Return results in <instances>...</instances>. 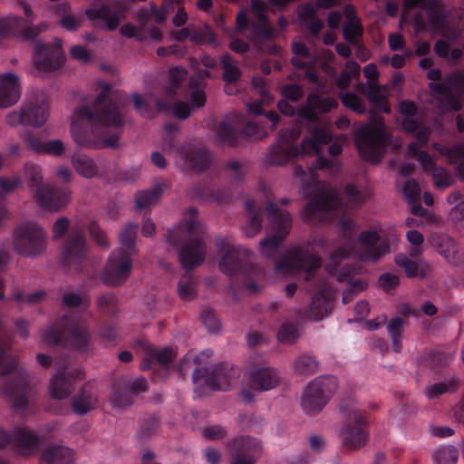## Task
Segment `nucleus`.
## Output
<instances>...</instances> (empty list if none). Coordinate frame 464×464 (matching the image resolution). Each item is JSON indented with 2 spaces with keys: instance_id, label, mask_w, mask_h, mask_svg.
I'll list each match as a JSON object with an SVG mask.
<instances>
[{
  "instance_id": "obj_34",
  "label": "nucleus",
  "mask_w": 464,
  "mask_h": 464,
  "mask_svg": "<svg viewBox=\"0 0 464 464\" xmlns=\"http://www.w3.org/2000/svg\"><path fill=\"white\" fill-rule=\"evenodd\" d=\"M97 404V394L90 382H86L78 392L72 396L71 403L72 412L79 416H83L95 409Z\"/></svg>"
},
{
  "instance_id": "obj_16",
  "label": "nucleus",
  "mask_w": 464,
  "mask_h": 464,
  "mask_svg": "<svg viewBox=\"0 0 464 464\" xmlns=\"http://www.w3.org/2000/svg\"><path fill=\"white\" fill-rule=\"evenodd\" d=\"M20 5L26 18L13 16L7 20L0 21V34L8 36L17 35L24 40H34L41 33L47 29L45 23H40L37 25L33 24L34 12L25 1H21Z\"/></svg>"
},
{
  "instance_id": "obj_38",
  "label": "nucleus",
  "mask_w": 464,
  "mask_h": 464,
  "mask_svg": "<svg viewBox=\"0 0 464 464\" xmlns=\"http://www.w3.org/2000/svg\"><path fill=\"white\" fill-rule=\"evenodd\" d=\"M72 163L79 175L86 179H92L99 174V169L104 163L95 162L91 157L79 152L72 156Z\"/></svg>"
},
{
  "instance_id": "obj_53",
  "label": "nucleus",
  "mask_w": 464,
  "mask_h": 464,
  "mask_svg": "<svg viewBox=\"0 0 464 464\" xmlns=\"http://www.w3.org/2000/svg\"><path fill=\"white\" fill-rule=\"evenodd\" d=\"M436 464H457L459 459V450L453 445L441 446L432 454Z\"/></svg>"
},
{
  "instance_id": "obj_8",
  "label": "nucleus",
  "mask_w": 464,
  "mask_h": 464,
  "mask_svg": "<svg viewBox=\"0 0 464 464\" xmlns=\"http://www.w3.org/2000/svg\"><path fill=\"white\" fill-rule=\"evenodd\" d=\"M216 245L222 256L219 260V269L227 276L239 274L251 276L256 271V266L251 263L252 252L240 246H233L227 238L220 237L216 240Z\"/></svg>"
},
{
  "instance_id": "obj_33",
  "label": "nucleus",
  "mask_w": 464,
  "mask_h": 464,
  "mask_svg": "<svg viewBox=\"0 0 464 464\" xmlns=\"http://www.w3.org/2000/svg\"><path fill=\"white\" fill-rule=\"evenodd\" d=\"M81 374V371L77 369L71 372L65 370L59 372L51 381L52 396L58 400L67 398L73 390L72 382L80 379Z\"/></svg>"
},
{
  "instance_id": "obj_2",
  "label": "nucleus",
  "mask_w": 464,
  "mask_h": 464,
  "mask_svg": "<svg viewBox=\"0 0 464 464\" xmlns=\"http://www.w3.org/2000/svg\"><path fill=\"white\" fill-rule=\"evenodd\" d=\"M299 136L296 129L285 128L280 130L278 140L271 146L266 157L269 165H284L294 158L301 155L319 154L320 143H328L332 140V133L325 128H314L310 137L304 138L300 146L292 143Z\"/></svg>"
},
{
  "instance_id": "obj_12",
  "label": "nucleus",
  "mask_w": 464,
  "mask_h": 464,
  "mask_svg": "<svg viewBox=\"0 0 464 464\" xmlns=\"http://www.w3.org/2000/svg\"><path fill=\"white\" fill-rule=\"evenodd\" d=\"M322 265L321 257L312 254L307 248L295 246L282 256L275 266L276 272H298L305 274V280L310 281L315 277L316 272Z\"/></svg>"
},
{
  "instance_id": "obj_55",
  "label": "nucleus",
  "mask_w": 464,
  "mask_h": 464,
  "mask_svg": "<svg viewBox=\"0 0 464 464\" xmlns=\"http://www.w3.org/2000/svg\"><path fill=\"white\" fill-rule=\"evenodd\" d=\"M97 307L103 314L115 315L119 311L117 296L111 292L101 295L97 299Z\"/></svg>"
},
{
  "instance_id": "obj_51",
  "label": "nucleus",
  "mask_w": 464,
  "mask_h": 464,
  "mask_svg": "<svg viewBox=\"0 0 464 464\" xmlns=\"http://www.w3.org/2000/svg\"><path fill=\"white\" fill-rule=\"evenodd\" d=\"M450 164L456 165V171L460 180L464 182V145L458 144L447 147L443 151Z\"/></svg>"
},
{
  "instance_id": "obj_18",
  "label": "nucleus",
  "mask_w": 464,
  "mask_h": 464,
  "mask_svg": "<svg viewBox=\"0 0 464 464\" xmlns=\"http://www.w3.org/2000/svg\"><path fill=\"white\" fill-rule=\"evenodd\" d=\"M164 150L168 152L177 151L183 161L184 169L190 171L203 172L211 164L210 152L204 147L186 142L176 148L172 136H168L164 142Z\"/></svg>"
},
{
  "instance_id": "obj_45",
  "label": "nucleus",
  "mask_w": 464,
  "mask_h": 464,
  "mask_svg": "<svg viewBox=\"0 0 464 464\" xmlns=\"http://www.w3.org/2000/svg\"><path fill=\"white\" fill-rule=\"evenodd\" d=\"M30 148L35 152L47 153L53 156H61L64 152V145L60 140L43 141L34 137L28 139Z\"/></svg>"
},
{
  "instance_id": "obj_3",
  "label": "nucleus",
  "mask_w": 464,
  "mask_h": 464,
  "mask_svg": "<svg viewBox=\"0 0 464 464\" xmlns=\"http://www.w3.org/2000/svg\"><path fill=\"white\" fill-rule=\"evenodd\" d=\"M197 209L190 207L188 209V217L181 224L180 228L169 230L167 237V242L173 246H179L183 240L179 235L180 229L189 237L179 253V262L188 271L201 265L206 256V244L201 234L200 225L197 220Z\"/></svg>"
},
{
  "instance_id": "obj_19",
  "label": "nucleus",
  "mask_w": 464,
  "mask_h": 464,
  "mask_svg": "<svg viewBox=\"0 0 464 464\" xmlns=\"http://www.w3.org/2000/svg\"><path fill=\"white\" fill-rule=\"evenodd\" d=\"M238 377V369L227 362H220L211 372L205 367L196 368L192 374V382L197 384L204 380L206 386L212 391H227L236 383Z\"/></svg>"
},
{
  "instance_id": "obj_7",
  "label": "nucleus",
  "mask_w": 464,
  "mask_h": 464,
  "mask_svg": "<svg viewBox=\"0 0 464 464\" xmlns=\"http://www.w3.org/2000/svg\"><path fill=\"white\" fill-rule=\"evenodd\" d=\"M266 211L272 233L260 241V251L264 256L273 258L290 233L293 219L288 211L280 209L272 201L267 202Z\"/></svg>"
},
{
  "instance_id": "obj_46",
  "label": "nucleus",
  "mask_w": 464,
  "mask_h": 464,
  "mask_svg": "<svg viewBox=\"0 0 464 464\" xmlns=\"http://www.w3.org/2000/svg\"><path fill=\"white\" fill-rule=\"evenodd\" d=\"M188 72L185 68L176 66L169 71V85L163 89V96L166 99L174 101L177 90L180 87L181 83L186 80Z\"/></svg>"
},
{
  "instance_id": "obj_27",
  "label": "nucleus",
  "mask_w": 464,
  "mask_h": 464,
  "mask_svg": "<svg viewBox=\"0 0 464 464\" xmlns=\"http://www.w3.org/2000/svg\"><path fill=\"white\" fill-rule=\"evenodd\" d=\"M49 116L48 106L44 101L27 103L21 111H13L6 116L10 126L19 124L40 127L45 123Z\"/></svg>"
},
{
  "instance_id": "obj_29",
  "label": "nucleus",
  "mask_w": 464,
  "mask_h": 464,
  "mask_svg": "<svg viewBox=\"0 0 464 464\" xmlns=\"http://www.w3.org/2000/svg\"><path fill=\"white\" fill-rule=\"evenodd\" d=\"M242 134L261 140L266 132L259 127L258 123L249 121L244 126ZM240 135L236 125L228 119L223 120L218 126L217 138L221 143L235 147L238 144Z\"/></svg>"
},
{
  "instance_id": "obj_57",
  "label": "nucleus",
  "mask_w": 464,
  "mask_h": 464,
  "mask_svg": "<svg viewBox=\"0 0 464 464\" xmlns=\"http://www.w3.org/2000/svg\"><path fill=\"white\" fill-rule=\"evenodd\" d=\"M411 133L415 135L416 140L408 144V150L412 157H418L423 151L420 148L428 143L430 131L428 127H422Z\"/></svg>"
},
{
  "instance_id": "obj_31",
  "label": "nucleus",
  "mask_w": 464,
  "mask_h": 464,
  "mask_svg": "<svg viewBox=\"0 0 464 464\" xmlns=\"http://www.w3.org/2000/svg\"><path fill=\"white\" fill-rule=\"evenodd\" d=\"M248 381L253 389L269 391L278 385L280 376L276 368L255 366L248 371Z\"/></svg>"
},
{
  "instance_id": "obj_26",
  "label": "nucleus",
  "mask_w": 464,
  "mask_h": 464,
  "mask_svg": "<svg viewBox=\"0 0 464 464\" xmlns=\"http://www.w3.org/2000/svg\"><path fill=\"white\" fill-rule=\"evenodd\" d=\"M316 156V160L313 166L309 169L308 173L302 166H295L294 174L295 177L301 179L304 183L301 191L304 197H310L312 193L317 188L319 179L315 174V169H327L330 172L337 170V161L334 159H328L320 153Z\"/></svg>"
},
{
  "instance_id": "obj_60",
  "label": "nucleus",
  "mask_w": 464,
  "mask_h": 464,
  "mask_svg": "<svg viewBox=\"0 0 464 464\" xmlns=\"http://www.w3.org/2000/svg\"><path fill=\"white\" fill-rule=\"evenodd\" d=\"M432 179L435 186L441 189L450 187L454 182L451 174L443 167H434Z\"/></svg>"
},
{
  "instance_id": "obj_64",
  "label": "nucleus",
  "mask_w": 464,
  "mask_h": 464,
  "mask_svg": "<svg viewBox=\"0 0 464 464\" xmlns=\"http://www.w3.org/2000/svg\"><path fill=\"white\" fill-rule=\"evenodd\" d=\"M46 293L43 290L26 295L24 292L17 291L14 294V300L17 303H26L28 304H36L43 301Z\"/></svg>"
},
{
  "instance_id": "obj_47",
  "label": "nucleus",
  "mask_w": 464,
  "mask_h": 464,
  "mask_svg": "<svg viewBox=\"0 0 464 464\" xmlns=\"http://www.w3.org/2000/svg\"><path fill=\"white\" fill-rule=\"evenodd\" d=\"M220 67L223 70L222 79L227 84H234L241 78L242 72L237 66V63L226 53L220 57Z\"/></svg>"
},
{
  "instance_id": "obj_24",
  "label": "nucleus",
  "mask_w": 464,
  "mask_h": 464,
  "mask_svg": "<svg viewBox=\"0 0 464 464\" xmlns=\"http://www.w3.org/2000/svg\"><path fill=\"white\" fill-rule=\"evenodd\" d=\"M362 259L377 262L391 251L390 240L387 237H381L375 230H362L358 237Z\"/></svg>"
},
{
  "instance_id": "obj_61",
  "label": "nucleus",
  "mask_w": 464,
  "mask_h": 464,
  "mask_svg": "<svg viewBox=\"0 0 464 464\" xmlns=\"http://www.w3.org/2000/svg\"><path fill=\"white\" fill-rule=\"evenodd\" d=\"M341 101L344 107L358 114H363L366 111L362 100L355 93L346 92L341 96Z\"/></svg>"
},
{
  "instance_id": "obj_63",
  "label": "nucleus",
  "mask_w": 464,
  "mask_h": 464,
  "mask_svg": "<svg viewBox=\"0 0 464 464\" xmlns=\"http://www.w3.org/2000/svg\"><path fill=\"white\" fill-rule=\"evenodd\" d=\"M304 89L300 84L288 83L281 87L283 99L291 102H298L304 96Z\"/></svg>"
},
{
  "instance_id": "obj_28",
  "label": "nucleus",
  "mask_w": 464,
  "mask_h": 464,
  "mask_svg": "<svg viewBox=\"0 0 464 464\" xmlns=\"http://www.w3.org/2000/svg\"><path fill=\"white\" fill-rule=\"evenodd\" d=\"M124 12V7L121 3L110 0L86 9L85 14L91 21L104 22L105 28L108 31H113L119 26Z\"/></svg>"
},
{
  "instance_id": "obj_40",
  "label": "nucleus",
  "mask_w": 464,
  "mask_h": 464,
  "mask_svg": "<svg viewBox=\"0 0 464 464\" xmlns=\"http://www.w3.org/2000/svg\"><path fill=\"white\" fill-rule=\"evenodd\" d=\"M344 14L349 18L343 24V35L344 40L352 45L358 44V38L362 35V26L359 21L355 20V11L353 6L346 5Z\"/></svg>"
},
{
  "instance_id": "obj_58",
  "label": "nucleus",
  "mask_w": 464,
  "mask_h": 464,
  "mask_svg": "<svg viewBox=\"0 0 464 464\" xmlns=\"http://www.w3.org/2000/svg\"><path fill=\"white\" fill-rule=\"evenodd\" d=\"M351 272V267L343 266L337 278L339 282L346 281L349 285L347 289H353L358 294L366 288L367 284L362 279L352 276Z\"/></svg>"
},
{
  "instance_id": "obj_9",
  "label": "nucleus",
  "mask_w": 464,
  "mask_h": 464,
  "mask_svg": "<svg viewBox=\"0 0 464 464\" xmlns=\"http://www.w3.org/2000/svg\"><path fill=\"white\" fill-rule=\"evenodd\" d=\"M337 390L334 376H320L311 381L301 398V407L308 415H315L327 404Z\"/></svg>"
},
{
  "instance_id": "obj_10",
  "label": "nucleus",
  "mask_w": 464,
  "mask_h": 464,
  "mask_svg": "<svg viewBox=\"0 0 464 464\" xmlns=\"http://www.w3.org/2000/svg\"><path fill=\"white\" fill-rule=\"evenodd\" d=\"M337 390L334 376H320L311 381L301 398V407L308 415H315L327 404Z\"/></svg>"
},
{
  "instance_id": "obj_37",
  "label": "nucleus",
  "mask_w": 464,
  "mask_h": 464,
  "mask_svg": "<svg viewBox=\"0 0 464 464\" xmlns=\"http://www.w3.org/2000/svg\"><path fill=\"white\" fill-rule=\"evenodd\" d=\"M418 6L425 10L427 22L432 29L444 26L446 19L445 6L440 0H423Z\"/></svg>"
},
{
  "instance_id": "obj_59",
  "label": "nucleus",
  "mask_w": 464,
  "mask_h": 464,
  "mask_svg": "<svg viewBox=\"0 0 464 464\" xmlns=\"http://www.w3.org/2000/svg\"><path fill=\"white\" fill-rule=\"evenodd\" d=\"M298 337V328L293 323H283L278 329L277 338L283 343H293Z\"/></svg>"
},
{
  "instance_id": "obj_6",
  "label": "nucleus",
  "mask_w": 464,
  "mask_h": 464,
  "mask_svg": "<svg viewBox=\"0 0 464 464\" xmlns=\"http://www.w3.org/2000/svg\"><path fill=\"white\" fill-rule=\"evenodd\" d=\"M24 171V178L30 182L29 187L33 191L34 198L42 208L58 211L71 200L69 187L43 182V171L39 165L25 164Z\"/></svg>"
},
{
  "instance_id": "obj_42",
  "label": "nucleus",
  "mask_w": 464,
  "mask_h": 464,
  "mask_svg": "<svg viewBox=\"0 0 464 464\" xmlns=\"http://www.w3.org/2000/svg\"><path fill=\"white\" fill-rule=\"evenodd\" d=\"M405 324L406 321L403 318L395 316L392 318L386 325L387 334L392 343V349L396 353H401L402 350Z\"/></svg>"
},
{
  "instance_id": "obj_23",
  "label": "nucleus",
  "mask_w": 464,
  "mask_h": 464,
  "mask_svg": "<svg viewBox=\"0 0 464 464\" xmlns=\"http://www.w3.org/2000/svg\"><path fill=\"white\" fill-rule=\"evenodd\" d=\"M230 464H255L262 452L260 441L250 436H240L227 445Z\"/></svg>"
},
{
  "instance_id": "obj_32",
  "label": "nucleus",
  "mask_w": 464,
  "mask_h": 464,
  "mask_svg": "<svg viewBox=\"0 0 464 464\" xmlns=\"http://www.w3.org/2000/svg\"><path fill=\"white\" fill-rule=\"evenodd\" d=\"M21 96L19 78L13 72L0 75V108H7L18 102Z\"/></svg>"
},
{
  "instance_id": "obj_62",
  "label": "nucleus",
  "mask_w": 464,
  "mask_h": 464,
  "mask_svg": "<svg viewBox=\"0 0 464 464\" xmlns=\"http://www.w3.org/2000/svg\"><path fill=\"white\" fill-rule=\"evenodd\" d=\"M394 261L398 266L404 269L407 277L414 278L417 276L419 270L418 264L410 259L405 254H398Z\"/></svg>"
},
{
  "instance_id": "obj_48",
  "label": "nucleus",
  "mask_w": 464,
  "mask_h": 464,
  "mask_svg": "<svg viewBox=\"0 0 464 464\" xmlns=\"http://www.w3.org/2000/svg\"><path fill=\"white\" fill-rule=\"evenodd\" d=\"M163 186L157 184L148 190L138 191L135 194V208L136 209H143L155 205L162 193Z\"/></svg>"
},
{
  "instance_id": "obj_20",
  "label": "nucleus",
  "mask_w": 464,
  "mask_h": 464,
  "mask_svg": "<svg viewBox=\"0 0 464 464\" xmlns=\"http://www.w3.org/2000/svg\"><path fill=\"white\" fill-rule=\"evenodd\" d=\"M64 53L60 40L54 44H45L36 41L33 49V64L39 72H55L64 63Z\"/></svg>"
},
{
  "instance_id": "obj_30",
  "label": "nucleus",
  "mask_w": 464,
  "mask_h": 464,
  "mask_svg": "<svg viewBox=\"0 0 464 464\" xmlns=\"http://www.w3.org/2000/svg\"><path fill=\"white\" fill-rule=\"evenodd\" d=\"M338 106L335 99L322 97L316 93H310L306 103L298 111V116L310 122H317L319 115L327 113Z\"/></svg>"
},
{
  "instance_id": "obj_22",
  "label": "nucleus",
  "mask_w": 464,
  "mask_h": 464,
  "mask_svg": "<svg viewBox=\"0 0 464 464\" xmlns=\"http://www.w3.org/2000/svg\"><path fill=\"white\" fill-rule=\"evenodd\" d=\"M88 249L83 233L78 229H72L62 248L63 265L70 268L74 267L78 272L82 271V264L87 257Z\"/></svg>"
},
{
  "instance_id": "obj_14",
  "label": "nucleus",
  "mask_w": 464,
  "mask_h": 464,
  "mask_svg": "<svg viewBox=\"0 0 464 464\" xmlns=\"http://www.w3.org/2000/svg\"><path fill=\"white\" fill-rule=\"evenodd\" d=\"M45 239L44 229L36 223H22L14 231V249L24 256H36L45 249Z\"/></svg>"
},
{
  "instance_id": "obj_36",
  "label": "nucleus",
  "mask_w": 464,
  "mask_h": 464,
  "mask_svg": "<svg viewBox=\"0 0 464 464\" xmlns=\"http://www.w3.org/2000/svg\"><path fill=\"white\" fill-rule=\"evenodd\" d=\"M247 221L244 227L245 233L248 237H255L262 228L263 217L265 210L262 207H256L253 199L245 201Z\"/></svg>"
},
{
  "instance_id": "obj_13",
  "label": "nucleus",
  "mask_w": 464,
  "mask_h": 464,
  "mask_svg": "<svg viewBox=\"0 0 464 464\" xmlns=\"http://www.w3.org/2000/svg\"><path fill=\"white\" fill-rule=\"evenodd\" d=\"M343 208V201L335 188L322 189L303 208L301 216L304 222L316 224L330 211H339Z\"/></svg>"
},
{
  "instance_id": "obj_15",
  "label": "nucleus",
  "mask_w": 464,
  "mask_h": 464,
  "mask_svg": "<svg viewBox=\"0 0 464 464\" xmlns=\"http://www.w3.org/2000/svg\"><path fill=\"white\" fill-rule=\"evenodd\" d=\"M132 102L136 111L143 118L151 119L157 113L172 110L174 116L179 120L187 119L191 112L188 103L179 102L172 104L169 99L157 98L150 94L144 100L140 94L132 95Z\"/></svg>"
},
{
  "instance_id": "obj_39",
  "label": "nucleus",
  "mask_w": 464,
  "mask_h": 464,
  "mask_svg": "<svg viewBox=\"0 0 464 464\" xmlns=\"http://www.w3.org/2000/svg\"><path fill=\"white\" fill-rule=\"evenodd\" d=\"M300 24L306 28L314 38L320 36L324 22L317 17L315 9L311 5H305L298 14Z\"/></svg>"
},
{
  "instance_id": "obj_5",
  "label": "nucleus",
  "mask_w": 464,
  "mask_h": 464,
  "mask_svg": "<svg viewBox=\"0 0 464 464\" xmlns=\"http://www.w3.org/2000/svg\"><path fill=\"white\" fill-rule=\"evenodd\" d=\"M42 338L49 345H68L81 353L91 351L92 345L88 324L70 314L63 315L58 322L44 330Z\"/></svg>"
},
{
  "instance_id": "obj_21",
  "label": "nucleus",
  "mask_w": 464,
  "mask_h": 464,
  "mask_svg": "<svg viewBox=\"0 0 464 464\" xmlns=\"http://www.w3.org/2000/svg\"><path fill=\"white\" fill-rule=\"evenodd\" d=\"M366 426L365 412L358 409L352 410L347 414L343 427V445L350 450H357L363 446L368 440Z\"/></svg>"
},
{
  "instance_id": "obj_4",
  "label": "nucleus",
  "mask_w": 464,
  "mask_h": 464,
  "mask_svg": "<svg viewBox=\"0 0 464 464\" xmlns=\"http://www.w3.org/2000/svg\"><path fill=\"white\" fill-rule=\"evenodd\" d=\"M137 233L138 226L132 223L126 225L119 233L120 243L125 249L118 248L110 255L102 275L105 285H120L129 278L132 269L131 256L137 254Z\"/></svg>"
},
{
  "instance_id": "obj_56",
  "label": "nucleus",
  "mask_w": 464,
  "mask_h": 464,
  "mask_svg": "<svg viewBox=\"0 0 464 464\" xmlns=\"http://www.w3.org/2000/svg\"><path fill=\"white\" fill-rule=\"evenodd\" d=\"M318 370V362L310 354H302L295 362V371L300 375H312Z\"/></svg>"
},
{
  "instance_id": "obj_44",
  "label": "nucleus",
  "mask_w": 464,
  "mask_h": 464,
  "mask_svg": "<svg viewBox=\"0 0 464 464\" xmlns=\"http://www.w3.org/2000/svg\"><path fill=\"white\" fill-rule=\"evenodd\" d=\"M459 378L458 376H452L451 378L444 382L428 385L424 389V394L429 400H434L447 392H455L459 389Z\"/></svg>"
},
{
  "instance_id": "obj_41",
  "label": "nucleus",
  "mask_w": 464,
  "mask_h": 464,
  "mask_svg": "<svg viewBox=\"0 0 464 464\" xmlns=\"http://www.w3.org/2000/svg\"><path fill=\"white\" fill-rule=\"evenodd\" d=\"M42 459L47 464H70L73 459L72 450L62 445L51 446L43 451Z\"/></svg>"
},
{
  "instance_id": "obj_17",
  "label": "nucleus",
  "mask_w": 464,
  "mask_h": 464,
  "mask_svg": "<svg viewBox=\"0 0 464 464\" xmlns=\"http://www.w3.org/2000/svg\"><path fill=\"white\" fill-rule=\"evenodd\" d=\"M10 443L18 455L31 457L41 450L44 446V438L27 428H15L9 433L0 426V450Z\"/></svg>"
},
{
  "instance_id": "obj_1",
  "label": "nucleus",
  "mask_w": 464,
  "mask_h": 464,
  "mask_svg": "<svg viewBox=\"0 0 464 464\" xmlns=\"http://www.w3.org/2000/svg\"><path fill=\"white\" fill-rule=\"evenodd\" d=\"M101 92L92 106H82L75 111V115L86 121L89 130L77 127L72 128L74 141L82 147L88 149H100L103 147H115L118 136L105 139L106 128H120L124 121L120 110L118 95L112 91L109 83L100 84Z\"/></svg>"
},
{
  "instance_id": "obj_25",
  "label": "nucleus",
  "mask_w": 464,
  "mask_h": 464,
  "mask_svg": "<svg viewBox=\"0 0 464 464\" xmlns=\"http://www.w3.org/2000/svg\"><path fill=\"white\" fill-rule=\"evenodd\" d=\"M148 390V382L144 377L121 379L112 386L111 402L120 408L130 406L134 398Z\"/></svg>"
},
{
  "instance_id": "obj_54",
  "label": "nucleus",
  "mask_w": 464,
  "mask_h": 464,
  "mask_svg": "<svg viewBox=\"0 0 464 464\" xmlns=\"http://www.w3.org/2000/svg\"><path fill=\"white\" fill-rule=\"evenodd\" d=\"M160 421L156 415L145 418L140 425L137 433L140 440H148L158 434Z\"/></svg>"
},
{
  "instance_id": "obj_49",
  "label": "nucleus",
  "mask_w": 464,
  "mask_h": 464,
  "mask_svg": "<svg viewBox=\"0 0 464 464\" xmlns=\"http://www.w3.org/2000/svg\"><path fill=\"white\" fill-rule=\"evenodd\" d=\"M150 18H153L157 24H161L166 20V14L164 10L159 8L154 3H150L149 7L140 8L136 14V20L141 29H145Z\"/></svg>"
},
{
  "instance_id": "obj_11",
  "label": "nucleus",
  "mask_w": 464,
  "mask_h": 464,
  "mask_svg": "<svg viewBox=\"0 0 464 464\" xmlns=\"http://www.w3.org/2000/svg\"><path fill=\"white\" fill-rule=\"evenodd\" d=\"M383 123L366 124L354 134V142L360 156L366 161L378 163L385 146Z\"/></svg>"
},
{
  "instance_id": "obj_50",
  "label": "nucleus",
  "mask_w": 464,
  "mask_h": 464,
  "mask_svg": "<svg viewBox=\"0 0 464 464\" xmlns=\"http://www.w3.org/2000/svg\"><path fill=\"white\" fill-rule=\"evenodd\" d=\"M421 360L435 374H440L449 365V357L442 351H430L422 356Z\"/></svg>"
},
{
  "instance_id": "obj_35",
  "label": "nucleus",
  "mask_w": 464,
  "mask_h": 464,
  "mask_svg": "<svg viewBox=\"0 0 464 464\" xmlns=\"http://www.w3.org/2000/svg\"><path fill=\"white\" fill-rule=\"evenodd\" d=\"M333 295L327 285L322 283L317 294L312 298L310 306L311 314L315 320H322L327 316L333 309Z\"/></svg>"
},
{
  "instance_id": "obj_43",
  "label": "nucleus",
  "mask_w": 464,
  "mask_h": 464,
  "mask_svg": "<svg viewBox=\"0 0 464 464\" xmlns=\"http://www.w3.org/2000/svg\"><path fill=\"white\" fill-rule=\"evenodd\" d=\"M399 109L400 112L405 116L401 123L405 131L415 132L419 128L427 127L413 118L418 111L414 102L409 100L401 101L399 104Z\"/></svg>"
},
{
  "instance_id": "obj_52",
  "label": "nucleus",
  "mask_w": 464,
  "mask_h": 464,
  "mask_svg": "<svg viewBox=\"0 0 464 464\" xmlns=\"http://www.w3.org/2000/svg\"><path fill=\"white\" fill-rule=\"evenodd\" d=\"M198 280L187 273L179 281L178 294L182 300L190 301L196 297Z\"/></svg>"
}]
</instances>
